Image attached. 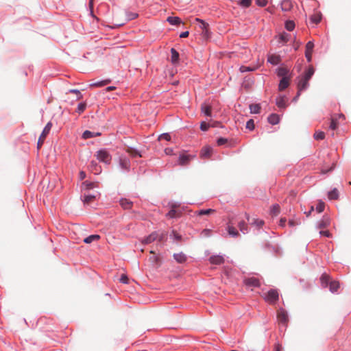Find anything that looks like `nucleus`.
Listing matches in <instances>:
<instances>
[{
    "label": "nucleus",
    "instance_id": "f257e3e1",
    "mask_svg": "<svg viewBox=\"0 0 351 351\" xmlns=\"http://www.w3.org/2000/svg\"><path fill=\"white\" fill-rule=\"evenodd\" d=\"M314 73V69L313 67L308 68V69L305 73L304 75L300 78V80L298 84V94L297 96L293 99V100H296L297 98L300 96V92L305 90L308 86V81L311 78L312 75Z\"/></svg>",
    "mask_w": 351,
    "mask_h": 351
},
{
    "label": "nucleus",
    "instance_id": "f03ea898",
    "mask_svg": "<svg viewBox=\"0 0 351 351\" xmlns=\"http://www.w3.org/2000/svg\"><path fill=\"white\" fill-rule=\"evenodd\" d=\"M264 299L267 302L271 304H275L279 300L278 291L276 289H270L265 294Z\"/></svg>",
    "mask_w": 351,
    "mask_h": 351
},
{
    "label": "nucleus",
    "instance_id": "7ed1b4c3",
    "mask_svg": "<svg viewBox=\"0 0 351 351\" xmlns=\"http://www.w3.org/2000/svg\"><path fill=\"white\" fill-rule=\"evenodd\" d=\"M95 156L100 162L106 164H110L112 160L110 154L106 149L99 150Z\"/></svg>",
    "mask_w": 351,
    "mask_h": 351
},
{
    "label": "nucleus",
    "instance_id": "20e7f679",
    "mask_svg": "<svg viewBox=\"0 0 351 351\" xmlns=\"http://www.w3.org/2000/svg\"><path fill=\"white\" fill-rule=\"evenodd\" d=\"M51 127H52V124L51 122H49L45 125L43 132L41 133V134L38 138V143H37V149H40V147H42V145H43L45 138L47 136V134L49 133V131L51 130Z\"/></svg>",
    "mask_w": 351,
    "mask_h": 351
},
{
    "label": "nucleus",
    "instance_id": "39448f33",
    "mask_svg": "<svg viewBox=\"0 0 351 351\" xmlns=\"http://www.w3.org/2000/svg\"><path fill=\"white\" fill-rule=\"evenodd\" d=\"M195 21L200 23L199 28L202 29V34L205 38H208L210 36L208 24L199 18H195Z\"/></svg>",
    "mask_w": 351,
    "mask_h": 351
},
{
    "label": "nucleus",
    "instance_id": "423d86ee",
    "mask_svg": "<svg viewBox=\"0 0 351 351\" xmlns=\"http://www.w3.org/2000/svg\"><path fill=\"white\" fill-rule=\"evenodd\" d=\"M277 318L278 322L284 325H287L289 322L287 312L284 308L278 310Z\"/></svg>",
    "mask_w": 351,
    "mask_h": 351
},
{
    "label": "nucleus",
    "instance_id": "0eeeda50",
    "mask_svg": "<svg viewBox=\"0 0 351 351\" xmlns=\"http://www.w3.org/2000/svg\"><path fill=\"white\" fill-rule=\"evenodd\" d=\"M194 156L182 153L180 154L178 158V165L181 166H186L189 164L191 160L194 158Z\"/></svg>",
    "mask_w": 351,
    "mask_h": 351
},
{
    "label": "nucleus",
    "instance_id": "6e6552de",
    "mask_svg": "<svg viewBox=\"0 0 351 351\" xmlns=\"http://www.w3.org/2000/svg\"><path fill=\"white\" fill-rule=\"evenodd\" d=\"M234 219H231L229 220L228 226H227V230L228 234L233 237H237L239 235V232L237 230L235 227L234 226L235 224Z\"/></svg>",
    "mask_w": 351,
    "mask_h": 351
},
{
    "label": "nucleus",
    "instance_id": "1a4fd4ad",
    "mask_svg": "<svg viewBox=\"0 0 351 351\" xmlns=\"http://www.w3.org/2000/svg\"><path fill=\"white\" fill-rule=\"evenodd\" d=\"M313 47L314 43L312 41H308L306 45L305 56L308 62L311 61Z\"/></svg>",
    "mask_w": 351,
    "mask_h": 351
},
{
    "label": "nucleus",
    "instance_id": "9d476101",
    "mask_svg": "<svg viewBox=\"0 0 351 351\" xmlns=\"http://www.w3.org/2000/svg\"><path fill=\"white\" fill-rule=\"evenodd\" d=\"M244 282L248 287H258L261 286L259 280L254 277L245 279Z\"/></svg>",
    "mask_w": 351,
    "mask_h": 351
},
{
    "label": "nucleus",
    "instance_id": "9b49d317",
    "mask_svg": "<svg viewBox=\"0 0 351 351\" xmlns=\"http://www.w3.org/2000/svg\"><path fill=\"white\" fill-rule=\"evenodd\" d=\"M182 212L180 210L176 209V206L173 205L171 209L167 214L169 218H176L180 217Z\"/></svg>",
    "mask_w": 351,
    "mask_h": 351
},
{
    "label": "nucleus",
    "instance_id": "f8f14e48",
    "mask_svg": "<svg viewBox=\"0 0 351 351\" xmlns=\"http://www.w3.org/2000/svg\"><path fill=\"white\" fill-rule=\"evenodd\" d=\"M209 261L211 264L213 265H221L224 262L223 256L219 255H215L210 257Z\"/></svg>",
    "mask_w": 351,
    "mask_h": 351
},
{
    "label": "nucleus",
    "instance_id": "ddd939ff",
    "mask_svg": "<svg viewBox=\"0 0 351 351\" xmlns=\"http://www.w3.org/2000/svg\"><path fill=\"white\" fill-rule=\"evenodd\" d=\"M158 234L156 232H154L152 234H150L148 237H147L142 243L143 244H149L152 242H154L155 240L158 239Z\"/></svg>",
    "mask_w": 351,
    "mask_h": 351
},
{
    "label": "nucleus",
    "instance_id": "4468645a",
    "mask_svg": "<svg viewBox=\"0 0 351 351\" xmlns=\"http://www.w3.org/2000/svg\"><path fill=\"white\" fill-rule=\"evenodd\" d=\"M267 61L273 65H276L280 62V56L276 54H270L268 56Z\"/></svg>",
    "mask_w": 351,
    "mask_h": 351
},
{
    "label": "nucleus",
    "instance_id": "2eb2a0df",
    "mask_svg": "<svg viewBox=\"0 0 351 351\" xmlns=\"http://www.w3.org/2000/svg\"><path fill=\"white\" fill-rule=\"evenodd\" d=\"M330 225V219L328 217L324 216L323 218L318 222L317 228L322 229L328 227Z\"/></svg>",
    "mask_w": 351,
    "mask_h": 351
},
{
    "label": "nucleus",
    "instance_id": "dca6fc26",
    "mask_svg": "<svg viewBox=\"0 0 351 351\" xmlns=\"http://www.w3.org/2000/svg\"><path fill=\"white\" fill-rule=\"evenodd\" d=\"M289 85V79L287 77H283L280 81L278 89L282 91L287 88Z\"/></svg>",
    "mask_w": 351,
    "mask_h": 351
},
{
    "label": "nucleus",
    "instance_id": "f3484780",
    "mask_svg": "<svg viewBox=\"0 0 351 351\" xmlns=\"http://www.w3.org/2000/svg\"><path fill=\"white\" fill-rule=\"evenodd\" d=\"M212 148L210 147H204L202 148L200 156L203 158H209L211 156Z\"/></svg>",
    "mask_w": 351,
    "mask_h": 351
},
{
    "label": "nucleus",
    "instance_id": "a211bd4d",
    "mask_svg": "<svg viewBox=\"0 0 351 351\" xmlns=\"http://www.w3.org/2000/svg\"><path fill=\"white\" fill-rule=\"evenodd\" d=\"M247 219L252 226H257L258 228H261L264 224V221L259 219H255L253 218L252 221H250V217L246 214Z\"/></svg>",
    "mask_w": 351,
    "mask_h": 351
},
{
    "label": "nucleus",
    "instance_id": "6ab92c4d",
    "mask_svg": "<svg viewBox=\"0 0 351 351\" xmlns=\"http://www.w3.org/2000/svg\"><path fill=\"white\" fill-rule=\"evenodd\" d=\"M173 258L178 263H184L186 261V256L182 252L174 254Z\"/></svg>",
    "mask_w": 351,
    "mask_h": 351
},
{
    "label": "nucleus",
    "instance_id": "aec40b11",
    "mask_svg": "<svg viewBox=\"0 0 351 351\" xmlns=\"http://www.w3.org/2000/svg\"><path fill=\"white\" fill-rule=\"evenodd\" d=\"M126 152H128L132 157H143V155L141 154V152L133 147H128L126 149Z\"/></svg>",
    "mask_w": 351,
    "mask_h": 351
},
{
    "label": "nucleus",
    "instance_id": "412c9836",
    "mask_svg": "<svg viewBox=\"0 0 351 351\" xmlns=\"http://www.w3.org/2000/svg\"><path fill=\"white\" fill-rule=\"evenodd\" d=\"M110 82H111V80L110 79H106L104 80L93 82L90 84V87H102L105 85L108 84Z\"/></svg>",
    "mask_w": 351,
    "mask_h": 351
},
{
    "label": "nucleus",
    "instance_id": "4be33fe9",
    "mask_svg": "<svg viewBox=\"0 0 351 351\" xmlns=\"http://www.w3.org/2000/svg\"><path fill=\"white\" fill-rule=\"evenodd\" d=\"M120 204L123 209H130L132 207L133 203L127 199H121Z\"/></svg>",
    "mask_w": 351,
    "mask_h": 351
},
{
    "label": "nucleus",
    "instance_id": "5701e85b",
    "mask_svg": "<svg viewBox=\"0 0 351 351\" xmlns=\"http://www.w3.org/2000/svg\"><path fill=\"white\" fill-rule=\"evenodd\" d=\"M202 112L208 117H211V110L212 108L210 105L206 104H202L201 107Z\"/></svg>",
    "mask_w": 351,
    "mask_h": 351
},
{
    "label": "nucleus",
    "instance_id": "b1692460",
    "mask_svg": "<svg viewBox=\"0 0 351 351\" xmlns=\"http://www.w3.org/2000/svg\"><path fill=\"white\" fill-rule=\"evenodd\" d=\"M100 135H101V133H99V132L95 133V132H92L89 130H86L82 134V138L84 139H88V138H93L95 136H98Z\"/></svg>",
    "mask_w": 351,
    "mask_h": 351
},
{
    "label": "nucleus",
    "instance_id": "393cba45",
    "mask_svg": "<svg viewBox=\"0 0 351 351\" xmlns=\"http://www.w3.org/2000/svg\"><path fill=\"white\" fill-rule=\"evenodd\" d=\"M322 285L323 287H326L328 285H330V282L332 280H330V278L328 275L324 274L320 278Z\"/></svg>",
    "mask_w": 351,
    "mask_h": 351
},
{
    "label": "nucleus",
    "instance_id": "a878e982",
    "mask_svg": "<svg viewBox=\"0 0 351 351\" xmlns=\"http://www.w3.org/2000/svg\"><path fill=\"white\" fill-rule=\"evenodd\" d=\"M237 223L238 227L241 232H243V234L247 232V225L244 220L241 219L238 221Z\"/></svg>",
    "mask_w": 351,
    "mask_h": 351
},
{
    "label": "nucleus",
    "instance_id": "bb28decb",
    "mask_svg": "<svg viewBox=\"0 0 351 351\" xmlns=\"http://www.w3.org/2000/svg\"><path fill=\"white\" fill-rule=\"evenodd\" d=\"M267 119H268V121L269 123H271L272 125H276V124L278 123V122L280 121V117L276 114H271L268 117Z\"/></svg>",
    "mask_w": 351,
    "mask_h": 351
},
{
    "label": "nucleus",
    "instance_id": "cd10ccee",
    "mask_svg": "<svg viewBox=\"0 0 351 351\" xmlns=\"http://www.w3.org/2000/svg\"><path fill=\"white\" fill-rule=\"evenodd\" d=\"M286 102H287V99L285 98V97H279L276 99V105L278 106V107L279 108H285L287 105H286Z\"/></svg>",
    "mask_w": 351,
    "mask_h": 351
},
{
    "label": "nucleus",
    "instance_id": "c85d7f7f",
    "mask_svg": "<svg viewBox=\"0 0 351 351\" xmlns=\"http://www.w3.org/2000/svg\"><path fill=\"white\" fill-rule=\"evenodd\" d=\"M100 238V236L98 234H92L84 239V242L86 243H90L95 241L99 240Z\"/></svg>",
    "mask_w": 351,
    "mask_h": 351
},
{
    "label": "nucleus",
    "instance_id": "c756f323",
    "mask_svg": "<svg viewBox=\"0 0 351 351\" xmlns=\"http://www.w3.org/2000/svg\"><path fill=\"white\" fill-rule=\"evenodd\" d=\"M171 62L173 64H176L178 62L179 60V53L178 52L173 48L171 49Z\"/></svg>",
    "mask_w": 351,
    "mask_h": 351
},
{
    "label": "nucleus",
    "instance_id": "7c9ffc66",
    "mask_svg": "<svg viewBox=\"0 0 351 351\" xmlns=\"http://www.w3.org/2000/svg\"><path fill=\"white\" fill-rule=\"evenodd\" d=\"M321 20L322 14L320 12H316L314 14H313L311 17V21L315 24L319 23L321 21Z\"/></svg>",
    "mask_w": 351,
    "mask_h": 351
},
{
    "label": "nucleus",
    "instance_id": "2f4dec72",
    "mask_svg": "<svg viewBox=\"0 0 351 351\" xmlns=\"http://www.w3.org/2000/svg\"><path fill=\"white\" fill-rule=\"evenodd\" d=\"M329 199H337L339 198V191L337 189H332L328 194Z\"/></svg>",
    "mask_w": 351,
    "mask_h": 351
},
{
    "label": "nucleus",
    "instance_id": "473e14b6",
    "mask_svg": "<svg viewBox=\"0 0 351 351\" xmlns=\"http://www.w3.org/2000/svg\"><path fill=\"white\" fill-rule=\"evenodd\" d=\"M167 21L171 24V25H179L181 23V20L178 16H169L167 19Z\"/></svg>",
    "mask_w": 351,
    "mask_h": 351
},
{
    "label": "nucleus",
    "instance_id": "72a5a7b5",
    "mask_svg": "<svg viewBox=\"0 0 351 351\" xmlns=\"http://www.w3.org/2000/svg\"><path fill=\"white\" fill-rule=\"evenodd\" d=\"M214 213H215V210L209 208V209H206V210H199L197 211L195 213L197 215L201 216V215H208L213 214Z\"/></svg>",
    "mask_w": 351,
    "mask_h": 351
},
{
    "label": "nucleus",
    "instance_id": "f704fd0d",
    "mask_svg": "<svg viewBox=\"0 0 351 351\" xmlns=\"http://www.w3.org/2000/svg\"><path fill=\"white\" fill-rule=\"evenodd\" d=\"M329 287L331 292H335L339 288V283L337 281L332 280L330 282Z\"/></svg>",
    "mask_w": 351,
    "mask_h": 351
},
{
    "label": "nucleus",
    "instance_id": "c9c22d12",
    "mask_svg": "<svg viewBox=\"0 0 351 351\" xmlns=\"http://www.w3.org/2000/svg\"><path fill=\"white\" fill-rule=\"evenodd\" d=\"M250 110L251 113L258 114L261 110V106L259 104H251L250 105Z\"/></svg>",
    "mask_w": 351,
    "mask_h": 351
},
{
    "label": "nucleus",
    "instance_id": "e433bc0d",
    "mask_svg": "<svg viewBox=\"0 0 351 351\" xmlns=\"http://www.w3.org/2000/svg\"><path fill=\"white\" fill-rule=\"evenodd\" d=\"M130 161L126 158L120 159V166L122 169H128L130 167Z\"/></svg>",
    "mask_w": 351,
    "mask_h": 351
},
{
    "label": "nucleus",
    "instance_id": "4c0bfd02",
    "mask_svg": "<svg viewBox=\"0 0 351 351\" xmlns=\"http://www.w3.org/2000/svg\"><path fill=\"white\" fill-rule=\"evenodd\" d=\"M90 169L95 174H98L101 172L100 167L96 162H91Z\"/></svg>",
    "mask_w": 351,
    "mask_h": 351
},
{
    "label": "nucleus",
    "instance_id": "58836bf2",
    "mask_svg": "<svg viewBox=\"0 0 351 351\" xmlns=\"http://www.w3.org/2000/svg\"><path fill=\"white\" fill-rule=\"evenodd\" d=\"M258 66H241L240 67V71L243 73L246 71H254L258 69Z\"/></svg>",
    "mask_w": 351,
    "mask_h": 351
},
{
    "label": "nucleus",
    "instance_id": "ea45409f",
    "mask_svg": "<svg viewBox=\"0 0 351 351\" xmlns=\"http://www.w3.org/2000/svg\"><path fill=\"white\" fill-rule=\"evenodd\" d=\"M280 206L278 204H274L272 206V207L271 208V213L273 215H274V216L278 215L280 213Z\"/></svg>",
    "mask_w": 351,
    "mask_h": 351
},
{
    "label": "nucleus",
    "instance_id": "a19ab883",
    "mask_svg": "<svg viewBox=\"0 0 351 351\" xmlns=\"http://www.w3.org/2000/svg\"><path fill=\"white\" fill-rule=\"evenodd\" d=\"M314 138L316 140H323L325 138V133L322 131H316L314 134Z\"/></svg>",
    "mask_w": 351,
    "mask_h": 351
},
{
    "label": "nucleus",
    "instance_id": "79ce46f5",
    "mask_svg": "<svg viewBox=\"0 0 351 351\" xmlns=\"http://www.w3.org/2000/svg\"><path fill=\"white\" fill-rule=\"evenodd\" d=\"M291 3L289 1L285 0V1H282V10H289L291 9Z\"/></svg>",
    "mask_w": 351,
    "mask_h": 351
},
{
    "label": "nucleus",
    "instance_id": "37998d69",
    "mask_svg": "<svg viewBox=\"0 0 351 351\" xmlns=\"http://www.w3.org/2000/svg\"><path fill=\"white\" fill-rule=\"evenodd\" d=\"M95 198V195H86L84 196V204H90L91 203Z\"/></svg>",
    "mask_w": 351,
    "mask_h": 351
},
{
    "label": "nucleus",
    "instance_id": "c03bdc74",
    "mask_svg": "<svg viewBox=\"0 0 351 351\" xmlns=\"http://www.w3.org/2000/svg\"><path fill=\"white\" fill-rule=\"evenodd\" d=\"M285 27L288 31H292L295 27V23L293 21H288L285 23Z\"/></svg>",
    "mask_w": 351,
    "mask_h": 351
},
{
    "label": "nucleus",
    "instance_id": "a18cd8bd",
    "mask_svg": "<svg viewBox=\"0 0 351 351\" xmlns=\"http://www.w3.org/2000/svg\"><path fill=\"white\" fill-rule=\"evenodd\" d=\"M325 208V204L323 202H319L316 206V210L320 213L324 211Z\"/></svg>",
    "mask_w": 351,
    "mask_h": 351
},
{
    "label": "nucleus",
    "instance_id": "49530a36",
    "mask_svg": "<svg viewBox=\"0 0 351 351\" xmlns=\"http://www.w3.org/2000/svg\"><path fill=\"white\" fill-rule=\"evenodd\" d=\"M290 35L287 33H283L280 36V42L287 43L289 39Z\"/></svg>",
    "mask_w": 351,
    "mask_h": 351
},
{
    "label": "nucleus",
    "instance_id": "de8ad7c7",
    "mask_svg": "<svg viewBox=\"0 0 351 351\" xmlns=\"http://www.w3.org/2000/svg\"><path fill=\"white\" fill-rule=\"evenodd\" d=\"M338 128V123L336 119L332 118L330 124V128L335 130Z\"/></svg>",
    "mask_w": 351,
    "mask_h": 351
},
{
    "label": "nucleus",
    "instance_id": "09e8293b",
    "mask_svg": "<svg viewBox=\"0 0 351 351\" xmlns=\"http://www.w3.org/2000/svg\"><path fill=\"white\" fill-rule=\"evenodd\" d=\"M150 253L154 254V256L152 257L149 258L150 261H152V262H154L156 264H158L160 262L159 257L157 256H155V252L153 250H151Z\"/></svg>",
    "mask_w": 351,
    "mask_h": 351
},
{
    "label": "nucleus",
    "instance_id": "8fccbe9b",
    "mask_svg": "<svg viewBox=\"0 0 351 351\" xmlns=\"http://www.w3.org/2000/svg\"><path fill=\"white\" fill-rule=\"evenodd\" d=\"M86 104L85 103L80 104L77 108V112L80 114L83 112L84 111V110L86 109Z\"/></svg>",
    "mask_w": 351,
    "mask_h": 351
},
{
    "label": "nucleus",
    "instance_id": "3c124183",
    "mask_svg": "<svg viewBox=\"0 0 351 351\" xmlns=\"http://www.w3.org/2000/svg\"><path fill=\"white\" fill-rule=\"evenodd\" d=\"M288 71H289L286 68H279L278 71V75L279 76L285 77L287 74Z\"/></svg>",
    "mask_w": 351,
    "mask_h": 351
},
{
    "label": "nucleus",
    "instance_id": "603ef678",
    "mask_svg": "<svg viewBox=\"0 0 351 351\" xmlns=\"http://www.w3.org/2000/svg\"><path fill=\"white\" fill-rule=\"evenodd\" d=\"M69 93H74L77 95V99H80L82 97V95L80 91L77 89H71L69 90Z\"/></svg>",
    "mask_w": 351,
    "mask_h": 351
},
{
    "label": "nucleus",
    "instance_id": "864d4df0",
    "mask_svg": "<svg viewBox=\"0 0 351 351\" xmlns=\"http://www.w3.org/2000/svg\"><path fill=\"white\" fill-rule=\"evenodd\" d=\"M246 128L250 130L254 128V123L253 119H250L246 123Z\"/></svg>",
    "mask_w": 351,
    "mask_h": 351
},
{
    "label": "nucleus",
    "instance_id": "5fc2aeb1",
    "mask_svg": "<svg viewBox=\"0 0 351 351\" xmlns=\"http://www.w3.org/2000/svg\"><path fill=\"white\" fill-rule=\"evenodd\" d=\"M171 237H172L176 241H180L182 236L177 233L176 231H172Z\"/></svg>",
    "mask_w": 351,
    "mask_h": 351
},
{
    "label": "nucleus",
    "instance_id": "6e6d98bb",
    "mask_svg": "<svg viewBox=\"0 0 351 351\" xmlns=\"http://www.w3.org/2000/svg\"><path fill=\"white\" fill-rule=\"evenodd\" d=\"M162 139H165L166 141H170L171 140V136L169 134L167 133H164L162 134H161L160 136H159V140H162Z\"/></svg>",
    "mask_w": 351,
    "mask_h": 351
},
{
    "label": "nucleus",
    "instance_id": "4d7b16f0",
    "mask_svg": "<svg viewBox=\"0 0 351 351\" xmlns=\"http://www.w3.org/2000/svg\"><path fill=\"white\" fill-rule=\"evenodd\" d=\"M256 2L258 5L264 7L267 5L268 0H256Z\"/></svg>",
    "mask_w": 351,
    "mask_h": 351
},
{
    "label": "nucleus",
    "instance_id": "13d9d810",
    "mask_svg": "<svg viewBox=\"0 0 351 351\" xmlns=\"http://www.w3.org/2000/svg\"><path fill=\"white\" fill-rule=\"evenodd\" d=\"M120 282L124 284L128 283V278L125 274H122L120 278Z\"/></svg>",
    "mask_w": 351,
    "mask_h": 351
},
{
    "label": "nucleus",
    "instance_id": "bf43d9fd",
    "mask_svg": "<svg viewBox=\"0 0 351 351\" xmlns=\"http://www.w3.org/2000/svg\"><path fill=\"white\" fill-rule=\"evenodd\" d=\"M228 141V140L225 138H219L218 140H217V145H224L225 143H226Z\"/></svg>",
    "mask_w": 351,
    "mask_h": 351
},
{
    "label": "nucleus",
    "instance_id": "052dcab7",
    "mask_svg": "<svg viewBox=\"0 0 351 351\" xmlns=\"http://www.w3.org/2000/svg\"><path fill=\"white\" fill-rule=\"evenodd\" d=\"M300 223V221H295V220H289V225L291 227H293V226H298Z\"/></svg>",
    "mask_w": 351,
    "mask_h": 351
},
{
    "label": "nucleus",
    "instance_id": "680f3d73",
    "mask_svg": "<svg viewBox=\"0 0 351 351\" xmlns=\"http://www.w3.org/2000/svg\"><path fill=\"white\" fill-rule=\"evenodd\" d=\"M209 128V125L207 124L206 122H202L200 125V128L203 131H206Z\"/></svg>",
    "mask_w": 351,
    "mask_h": 351
},
{
    "label": "nucleus",
    "instance_id": "e2e57ef3",
    "mask_svg": "<svg viewBox=\"0 0 351 351\" xmlns=\"http://www.w3.org/2000/svg\"><path fill=\"white\" fill-rule=\"evenodd\" d=\"M241 4L245 7H248L251 4V0H241Z\"/></svg>",
    "mask_w": 351,
    "mask_h": 351
},
{
    "label": "nucleus",
    "instance_id": "0e129e2a",
    "mask_svg": "<svg viewBox=\"0 0 351 351\" xmlns=\"http://www.w3.org/2000/svg\"><path fill=\"white\" fill-rule=\"evenodd\" d=\"M319 234L321 235L325 236L326 237H331V234L330 233V232L328 230H321L319 232Z\"/></svg>",
    "mask_w": 351,
    "mask_h": 351
},
{
    "label": "nucleus",
    "instance_id": "69168bd1",
    "mask_svg": "<svg viewBox=\"0 0 351 351\" xmlns=\"http://www.w3.org/2000/svg\"><path fill=\"white\" fill-rule=\"evenodd\" d=\"M282 346L281 344L277 343L275 344L274 351H282Z\"/></svg>",
    "mask_w": 351,
    "mask_h": 351
},
{
    "label": "nucleus",
    "instance_id": "338daca9",
    "mask_svg": "<svg viewBox=\"0 0 351 351\" xmlns=\"http://www.w3.org/2000/svg\"><path fill=\"white\" fill-rule=\"evenodd\" d=\"M189 32H188V31L183 32H182V33L180 34V38H186V37H188V36H189Z\"/></svg>",
    "mask_w": 351,
    "mask_h": 351
},
{
    "label": "nucleus",
    "instance_id": "774afa93",
    "mask_svg": "<svg viewBox=\"0 0 351 351\" xmlns=\"http://www.w3.org/2000/svg\"><path fill=\"white\" fill-rule=\"evenodd\" d=\"M286 221H287V220L285 218H281L280 220L279 225L282 227H284L285 226Z\"/></svg>",
    "mask_w": 351,
    "mask_h": 351
}]
</instances>
